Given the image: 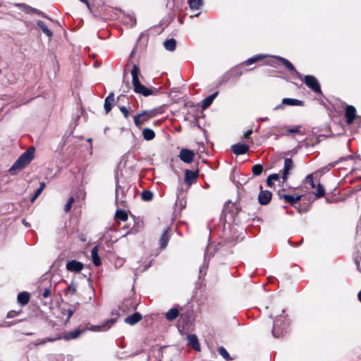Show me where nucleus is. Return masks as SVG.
<instances>
[{
	"label": "nucleus",
	"mask_w": 361,
	"mask_h": 361,
	"mask_svg": "<svg viewBox=\"0 0 361 361\" xmlns=\"http://www.w3.org/2000/svg\"><path fill=\"white\" fill-rule=\"evenodd\" d=\"M140 68L137 65H134L131 70L132 84L134 92L145 97L157 94L159 92L158 89L155 87L148 88L143 85L139 79Z\"/></svg>",
	"instance_id": "obj_1"
},
{
	"label": "nucleus",
	"mask_w": 361,
	"mask_h": 361,
	"mask_svg": "<svg viewBox=\"0 0 361 361\" xmlns=\"http://www.w3.org/2000/svg\"><path fill=\"white\" fill-rule=\"evenodd\" d=\"M34 157L35 148L33 147H30L19 157V158L9 169V172L11 174L15 175L23 169L31 162V161L34 159Z\"/></svg>",
	"instance_id": "obj_2"
},
{
	"label": "nucleus",
	"mask_w": 361,
	"mask_h": 361,
	"mask_svg": "<svg viewBox=\"0 0 361 361\" xmlns=\"http://www.w3.org/2000/svg\"><path fill=\"white\" fill-rule=\"evenodd\" d=\"M162 114L161 108H154L150 110H145L142 112L137 114L135 115L134 118V123L137 128H140L142 125H144L147 121H148L150 118L155 117L159 114Z\"/></svg>",
	"instance_id": "obj_3"
},
{
	"label": "nucleus",
	"mask_w": 361,
	"mask_h": 361,
	"mask_svg": "<svg viewBox=\"0 0 361 361\" xmlns=\"http://www.w3.org/2000/svg\"><path fill=\"white\" fill-rule=\"evenodd\" d=\"M288 326V323L283 316H279L276 317V319L274 322V326L272 329V335L275 338H280L286 332V329Z\"/></svg>",
	"instance_id": "obj_4"
},
{
	"label": "nucleus",
	"mask_w": 361,
	"mask_h": 361,
	"mask_svg": "<svg viewBox=\"0 0 361 361\" xmlns=\"http://www.w3.org/2000/svg\"><path fill=\"white\" fill-rule=\"evenodd\" d=\"M305 85L315 93H322L320 85L317 78L312 75H306L303 80Z\"/></svg>",
	"instance_id": "obj_5"
},
{
	"label": "nucleus",
	"mask_w": 361,
	"mask_h": 361,
	"mask_svg": "<svg viewBox=\"0 0 361 361\" xmlns=\"http://www.w3.org/2000/svg\"><path fill=\"white\" fill-rule=\"evenodd\" d=\"M116 322V319H109L99 325H92L89 329L92 331H106Z\"/></svg>",
	"instance_id": "obj_6"
},
{
	"label": "nucleus",
	"mask_w": 361,
	"mask_h": 361,
	"mask_svg": "<svg viewBox=\"0 0 361 361\" xmlns=\"http://www.w3.org/2000/svg\"><path fill=\"white\" fill-rule=\"evenodd\" d=\"M14 6L18 7V8H20L22 11H23L25 13H27V14L35 13L37 15L41 16L44 18L47 17L42 11H39L37 8H32L27 4L17 3V4H15Z\"/></svg>",
	"instance_id": "obj_7"
},
{
	"label": "nucleus",
	"mask_w": 361,
	"mask_h": 361,
	"mask_svg": "<svg viewBox=\"0 0 361 361\" xmlns=\"http://www.w3.org/2000/svg\"><path fill=\"white\" fill-rule=\"evenodd\" d=\"M179 158L183 162L190 164L194 160L195 153L190 149H182L179 154Z\"/></svg>",
	"instance_id": "obj_8"
},
{
	"label": "nucleus",
	"mask_w": 361,
	"mask_h": 361,
	"mask_svg": "<svg viewBox=\"0 0 361 361\" xmlns=\"http://www.w3.org/2000/svg\"><path fill=\"white\" fill-rule=\"evenodd\" d=\"M294 164L293 160L289 158H286L284 160V166L283 169L282 178L283 181L286 182L290 172L293 169Z\"/></svg>",
	"instance_id": "obj_9"
},
{
	"label": "nucleus",
	"mask_w": 361,
	"mask_h": 361,
	"mask_svg": "<svg viewBox=\"0 0 361 361\" xmlns=\"http://www.w3.org/2000/svg\"><path fill=\"white\" fill-rule=\"evenodd\" d=\"M249 149L250 147L247 145L240 142L233 145L231 147L232 152L236 155L245 154L248 152Z\"/></svg>",
	"instance_id": "obj_10"
},
{
	"label": "nucleus",
	"mask_w": 361,
	"mask_h": 361,
	"mask_svg": "<svg viewBox=\"0 0 361 361\" xmlns=\"http://www.w3.org/2000/svg\"><path fill=\"white\" fill-rule=\"evenodd\" d=\"M66 269L69 271L80 272L83 269V264L76 260H71L66 263Z\"/></svg>",
	"instance_id": "obj_11"
},
{
	"label": "nucleus",
	"mask_w": 361,
	"mask_h": 361,
	"mask_svg": "<svg viewBox=\"0 0 361 361\" xmlns=\"http://www.w3.org/2000/svg\"><path fill=\"white\" fill-rule=\"evenodd\" d=\"M272 193L269 190H261L258 195V201L262 205H267L271 200Z\"/></svg>",
	"instance_id": "obj_12"
},
{
	"label": "nucleus",
	"mask_w": 361,
	"mask_h": 361,
	"mask_svg": "<svg viewBox=\"0 0 361 361\" xmlns=\"http://www.w3.org/2000/svg\"><path fill=\"white\" fill-rule=\"evenodd\" d=\"M345 116L347 123L351 124L356 116L355 108L353 106L348 105L345 109Z\"/></svg>",
	"instance_id": "obj_13"
},
{
	"label": "nucleus",
	"mask_w": 361,
	"mask_h": 361,
	"mask_svg": "<svg viewBox=\"0 0 361 361\" xmlns=\"http://www.w3.org/2000/svg\"><path fill=\"white\" fill-rule=\"evenodd\" d=\"M199 171H191V170H185V182L188 184L191 185L194 183L197 178Z\"/></svg>",
	"instance_id": "obj_14"
},
{
	"label": "nucleus",
	"mask_w": 361,
	"mask_h": 361,
	"mask_svg": "<svg viewBox=\"0 0 361 361\" xmlns=\"http://www.w3.org/2000/svg\"><path fill=\"white\" fill-rule=\"evenodd\" d=\"M115 104L114 93L110 92V94L106 97L104 100V110L106 114H108L113 108Z\"/></svg>",
	"instance_id": "obj_15"
},
{
	"label": "nucleus",
	"mask_w": 361,
	"mask_h": 361,
	"mask_svg": "<svg viewBox=\"0 0 361 361\" xmlns=\"http://www.w3.org/2000/svg\"><path fill=\"white\" fill-rule=\"evenodd\" d=\"M188 345L191 346L195 350L200 352V345L197 337L195 334H189L187 336Z\"/></svg>",
	"instance_id": "obj_16"
},
{
	"label": "nucleus",
	"mask_w": 361,
	"mask_h": 361,
	"mask_svg": "<svg viewBox=\"0 0 361 361\" xmlns=\"http://www.w3.org/2000/svg\"><path fill=\"white\" fill-rule=\"evenodd\" d=\"M279 196L280 199L283 198L285 202L287 203H289L291 205H294L295 203L299 202L301 200L302 196L301 195H297L295 197L290 195H286V194H281L279 193Z\"/></svg>",
	"instance_id": "obj_17"
},
{
	"label": "nucleus",
	"mask_w": 361,
	"mask_h": 361,
	"mask_svg": "<svg viewBox=\"0 0 361 361\" xmlns=\"http://www.w3.org/2000/svg\"><path fill=\"white\" fill-rule=\"evenodd\" d=\"M83 332H84V330L77 329L73 331L68 332V333L64 334L63 335H61L62 339L66 340V341L75 339V338H78L81 335V334Z\"/></svg>",
	"instance_id": "obj_18"
},
{
	"label": "nucleus",
	"mask_w": 361,
	"mask_h": 361,
	"mask_svg": "<svg viewBox=\"0 0 361 361\" xmlns=\"http://www.w3.org/2000/svg\"><path fill=\"white\" fill-rule=\"evenodd\" d=\"M303 104V102L301 100H298L296 99L291 98H284L282 100V104L275 108V109H278L281 107L282 105H288V106H302Z\"/></svg>",
	"instance_id": "obj_19"
},
{
	"label": "nucleus",
	"mask_w": 361,
	"mask_h": 361,
	"mask_svg": "<svg viewBox=\"0 0 361 361\" xmlns=\"http://www.w3.org/2000/svg\"><path fill=\"white\" fill-rule=\"evenodd\" d=\"M276 58L281 61L288 70L294 72L299 78H302V75L295 70L294 66L288 60L281 56H276Z\"/></svg>",
	"instance_id": "obj_20"
},
{
	"label": "nucleus",
	"mask_w": 361,
	"mask_h": 361,
	"mask_svg": "<svg viewBox=\"0 0 361 361\" xmlns=\"http://www.w3.org/2000/svg\"><path fill=\"white\" fill-rule=\"evenodd\" d=\"M142 314L139 312H135L134 314L128 316L125 318V322L130 324L134 325L139 322L142 319Z\"/></svg>",
	"instance_id": "obj_21"
},
{
	"label": "nucleus",
	"mask_w": 361,
	"mask_h": 361,
	"mask_svg": "<svg viewBox=\"0 0 361 361\" xmlns=\"http://www.w3.org/2000/svg\"><path fill=\"white\" fill-rule=\"evenodd\" d=\"M169 230H170L169 228H166L164 231V232L159 239V245L161 249L166 248L168 245V242L170 238V236L169 235Z\"/></svg>",
	"instance_id": "obj_22"
},
{
	"label": "nucleus",
	"mask_w": 361,
	"mask_h": 361,
	"mask_svg": "<svg viewBox=\"0 0 361 361\" xmlns=\"http://www.w3.org/2000/svg\"><path fill=\"white\" fill-rule=\"evenodd\" d=\"M122 22L130 27H133L136 24V18L133 14H124L122 18Z\"/></svg>",
	"instance_id": "obj_23"
},
{
	"label": "nucleus",
	"mask_w": 361,
	"mask_h": 361,
	"mask_svg": "<svg viewBox=\"0 0 361 361\" xmlns=\"http://www.w3.org/2000/svg\"><path fill=\"white\" fill-rule=\"evenodd\" d=\"M218 92L213 93L212 94L207 97L202 102V109L208 108L213 102L214 99L216 97Z\"/></svg>",
	"instance_id": "obj_24"
},
{
	"label": "nucleus",
	"mask_w": 361,
	"mask_h": 361,
	"mask_svg": "<svg viewBox=\"0 0 361 361\" xmlns=\"http://www.w3.org/2000/svg\"><path fill=\"white\" fill-rule=\"evenodd\" d=\"M18 302L21 305H25L30 300V294L27 292H21L17 297Z\"/></svg>",
	"instance_id": "obj_25"
},
{
	"label": "nucleus",
	"mask_w": 361,
	"mask_h": 361,
	"mask_svg": "<svg viewBox=\"0 0 361 361\" xmlns=\"http://www.w3.org/2000/svg\"><path fill=\"white\" fill-rule=\"evenodd\" d=\"M98 251L99 249L97 246L94 247L91 251L92 262L95 266H99L101 264V260L99 257Z\"/></svg>",
	"instance_id": "obj_26"
},
{
	"label": "nucleus",
	"mask_w": 361,
	"mask_h": 361,
	"mask_svg": "<svg viewBox=\"0 0 361 361\" xmlns=\"http://www.w3.org/2000/svg\"><path fill=\"white\" fill-rule=\"evenodd\" d=\"M179 314V310L177 308H171L165 314L166 318L169 321H173L178 317Z\"/></svg>",
	"instance_id": "obj_27"
},
{
	"label": "nucleus",
	"mask_w": 361,
	"mask_h": 361,
	"mask_svg": "<svg viewBox=\"0 0 361 361\" xmlns=\"http://www.w3.org/2000/svg\"><path fill=\"white\" fill-rule=\"evenodd\" d=\"M142 136L145 140L149 141L154 138L155 133L153 130L145 128L142 130Z\"/></svg>",
	"instance_id": "obj_28"
},
{
	"label": "nucleus",
	"mask_w": 361,
	"mask_h": 361,
	"mask_svg": "<svg viewBox=\"0 0 361 361\" xmlns=\"http://www.w3.org/2000/svg\"><path fill=\"white\" fill-rule=\"evenodd\" d=\"M164 47L166 50L169 51H173L176 49V41L173 38L166 39L164 42Z\"/></svg>",
	"instance_id": "obj_29"
},
{
	"label": "nucleus",
	"mask_w": 361,
	"mask_h": 361,
	"mask_svg": "<svg viewBox=\"0 0 361 361\" xmlns=\"http://www.w3.org/2000/svg\"><path fill=\"white\" fill-rule=\"evenodd\" d=\"M37 25L42 30V32L49 37H52V32L47 27L44 23L42 20L37 22Z\"/></svg>",
	"instance_id": "obj_30"
},
{
	"label": "nucleus",
	"mask_w": 361,
	"mask_h": 361,
	"mask_svg": "<svg viewBox=\"0 0 361 361\" xmlns=\"http://www.w3.org/2000/svg\"><path fill=\"white\" fill-rule=\"evenodd\" d=\"M64 291L66 295H75L77 292V285L72 282Z\"/></svg>",
	"instance_id": "obj_31"
},
{
	"label": "nucleus",
	"mask_w": 361,
	"mask_h": 361,
	"mask_svg": "<svg viewBox=\"0 0 361 361\" xmlns=\"http://www.w3.org/2000/svg\"><path fill=\"white\" fill-rule=\"evenodd\" d=\"M188 4L191 9L197 10L202 5V0H188Z\"/></svg>",
	"instance_id": "obj_32"
},
{
	"label": "nucleus",
	"mask_w": 361,
	"mask_h": 361,
	"mask_svg": "<svg viewBox=\"0 0 361 361\" xmlns=\"http://www.w3.org/2000/svg\"><path fill=\"white\" fill-rule=\"evenodd\" d=\"M115 217L118 220L126 221L128 219V214L125 211L118 209L116 212Z\"/></svg>",
	"instance_id": "obj_33"
},
{
	"label": "nucleus",
	"mask_w": 361,
	"mask_h": 361,
	"mask_svg": "<svg viewBox=\"0 0 361 361\" xmlns=\"http://www.w3.org/2000/svg\"><path fill=\"white\" fill-rule=\"evenodd\" d=\"M348 159H353V156L352 155H348L347 157H341L338 161H335V162H332L331 164H329L327 166H326L324 169L326 170H330L331 169H332L333 167H334L337 164H338L339 162H341V161H343Z\"/></svg>",
	"instance_id": "obj_34"
},
{
	"label": "nucleus",
	"mask_w": 361,
	"mask_h": 361,
	"mask_svg": "<svg viewBox=\"0 0 361 361\" xmlns=\"http://www.w3.org/2000/svg\"><path fill=\"white\" fill-rule=\"evenodd\" d=\"M45 186L46 184L44 182L40 183L39 187L36 190L34 195L31 198V202H34L37 198V197L41 194L42 190L44 189Z\"/></svg>",
	"instance_id": "obj_35"
},
{
	"label": "nucleus",
	"mask_w": 361,
	"mask_h": 361,
	"mask_svg": "<svg viewBox=\"0 0 361 361\" xmlns=\"http://www.w3.org/2000/svg\"><path fill=\"white\" fill-rule=\"evenodd\" d=\"M263 171V166L261 164H255L252 166V172L254 176H259Z\"/></svg>",
	"instance_id": "obj_36"
},
{
	"label": "nucleus",
	"mask_w": 361,
	"mask_h": 361,
	"mask_svg": "<svg viewBox=\"0 0 361 361\" xmlns=\"http://www.w3.org/2000/svg\"><path fill=\"white\" fill-rule=\"evenodd\" d=\"M74 312H75V310L72 309V308H68V309L63 308L61 310V314L63 315L67 316V319H66V322L69 321L70 318L72 317V315L73 314Z\"/></svg>",
	"instance_id": "obj_37"
},
{
	"label": "nucleus",
	"mask_w": 361,
	"mask_h": 361,
	"mask_svg": "<svg viewBox=\"0 0 361 361\" xmlns=\"http://www.w3.org/2000/svg\"><path fill=\"white\" fill-rule=\"evenodd\" d=\"M314 194L317 198L322 197L324 195L325 190H324V188H323L322 185H321L320 183H318V185L317 186V191L315 192Z\"/></svg>",
	"instance_id": "obj_38"
},
{
	"label": "nucleus",
	"mask_w": 361,
	"mask_h": 361,
	"mask_svg": "<svg viewBox=\"0 0 361 361\" xmlns=\"http://www.w3.org/2000/svg\"><path fill=\"white\" fill-rule=\"evenodd\" d=\"M142 199L145 201H149L153 197V193L149 190H144L142 192Z\"/></svg>",
	"instance_id": "obj_39"
},
{
	"label": "nucleus",
	"mask_w": 361,
	"mask_h": 361,
	"mask_svg": "<svg viewBox=\"0 0 361 361\" xmlns=\"http://www.w3.org/2000/svg\"><path fill=\"white\" fill-rule=\"evenodd\" d=\"M262 58H263V56H262V55H257V56H255L254 57H252V58L247 59L245 62V63L246 65H251V64L254 63L255 62L261 60Z\"/></svg>",
	"instance_id": "obj_40"
},
{
	"label": "nucleus",
	"mask_w": 361,
	"mask_h": 361,
	"mask_svg": "<svg viewBox=\"0 0 361 361\" xmlns=\"http://www.w3.org/2000/svg\"><path fill=\"white\" fill-rule=\"evenodd\" d=\"M218 352L224 359L228 360L230 358L228 353L223 346L218 348Z\"/></svg>",
	"instance_id": "obj_41"
},
{
	"label": "nucleus",
	"mask_w": 361,
	"mask_h": 361,
	"mask_svg": "<svg viewBox=\"0 0 361 361\" xmlns=\"http://www.w3.org/2000/svg\"><path fill=\"white\" fill-rule=\"evenodd\" d=\"M74 197H71L69 199H68V202L66 204L65 207H64V211L65 212H68L71 207H72V204L74 202Z\"/></svg>",
	"instance_id": "obj_42"
},
{
	"label": "nucleus",
	"mask_w": 361,
	"mask_h": 361,
	"mask_svg": "<svg viewBox=\"0 0 361 361\" xmlns=\"http://www.w3.org/2000/svg\"><path fill=\"white\" fill-rule=\"evenodd\" d=\"M306 180L310 185L312 188H315V184H314V180H313L312 174L307 175L306 177Z\"/></svg>",
	"instance_id": "obj_43"
},
{
	"label": "nucleus",
	"mask_w": 361,
	"mask_h": 361,
	"mask_svg": "<svg viewBox=\"0 0 361 361\" xmlns=\"http://www.w3.org/2000/svg\"><path fill=\"white\" fill-rule=\"evenodd\" d=\"M21 311H15V310H11L8 312L6 317L7 318H13L18 314H20Z\"/></svg>",
	"instance_id": "obj_44"
},
{
	"label": "nucleus",
	"mask_w": 361,
	"mask_h": 361,
	"mask_svg": "<svg viewBox=\"0 0 361 361\" xmlns=\"http://www.w3.org/2000/svg\"><path fill=\"white\" fill-rule=\"evenodd\" d=\"M62 339V336L61 335H59L58 336H56V337H47V338H44V340L46 341V343H48V342H54V341H58V340H61Z\"/></svg>",
	"instance_id": "obj_45"
},
{
	"label": "nucleus",
	"mask_w": 361,
	"mask_h": 361,
	"mask_svg": "<svg viewBox=\"0 0 361 361\" xmlns=\"http://www.w3.org/2000/svg\"><path fill=\"white\" fill-rule=\"evenodd\" d=\"M119 109H120V111H121V113L123 114V116L126 118H128L129 116V114H130L128 109L124 106H120Z\"/></svg>",
	"instance_id": "obj_46"
},
{
	"label": "nucleus",
	"mask_w": 361,
	"mask_h": 361,
	"mask_svg": "<svg viewBox=\"0 0 361 361\" xmlns=\"http://www.w3.org/2000/svg\"><path fill=\"white\" fill-rule=\"evenodd\" d=\"M299 132V126L294 127L288 130V133L290 134L298 133Z\"/></svg>",
	"instance_id": "obj_47"
},
{
	"label": "nucleus",
	"mask_w": 361,
	"mask_h": 361,
	"mask_svg": "<svg viewBox=\"0 0 361 361\" xmlns=\"http://www.w3.org/2000/svg\"><path fill=\"white\" fill-rule=\"evenodd\" d=\"M269 180H278L279 179V175L278 173H272L268 176Z\"/></svg>",
	"instance_id": "obj_48"
},
{
	"label": "nucleus",
	"mask_w": 361,
	"mask_h": 361,
	"mask_svg": "<svg viewBox=\"0 0 361 361\" xmlns=\"http://www.w3.org/2000/svg\"><path fill=\"white\" fill-rule=\"evenodd\" d=\"M51 295V291L49 288H46L42 293V297L44 298H47Z\"/></svg>",
	"instance_id": "obj_49"
},
{
	"label": "nucleus",
	"mask_w": 361,
	"mask_h": 361,
	"mask_svg": "<svg viewBox=\"0 0 361 361\" xmlns=\"http://www.w3.org/2000/svg\"><path fill=\"white\" fill-rule=\"evenodd\" d=\"M46 343V341L44 340V338H41V339H38L36 341V343H35V345H44Z\"/></svg>",
	"instance_id": "obj_50"
},
{
	"label": "nucleus",
	"mask_w": 361,
	"mask_h": 361,
	"mask_svg": "<svg viewBox=\"0 0 361 361\" xmlns=\"http://www.w3.org/2000/svg\"><path fill=\"white\" fill-rule=\"evenodd\" d=\"M252 133V129H250L248 130L245 134H244V137L247 139L250 135Z\"/></svg>",
	"instance_id": "obj_51"
},
{
	"label": "nucleus",
	"mask_w": 361,
	"mask_h": 361,
	"mask_svg": "<svg viewBox=\"0 0 361 361\" xmlns=\"http://www.w3.org/2000/svg\"><path fill=\"white\" fill-rule=\"evenodd\" d=\"M267 184L270 188H271L274 185L273 183V180H269V177H267Z\"/></svg>",
	"instance_id": "obj_52"
},
{
	"label": "nucleus",
	"mask_w": 361,
	"mask_h": 361,
	"mask_svg": "<svg viewBox=\"0 0 361 361\" xmlns=\"http://www.w3.org/2000/svg\"><path fill=\"white\" fill-rule=\"evenodd\" d=\"M356 263V265H357V269L358 271H360L361 272V259L360 261H356L355 262Z\"/></svg>",
	"instance_id": "obj_53"
},
{
	"label": "nucleus",
	"mask_w": 361,
	"mask_h": 361,
	"mask_svg": "<svg viewBox=\"0 0 361 361\" xmlns=\"http://www.w3.org/2000/svg\"><path fill=\"white\" fill-rule=\"evenodd\" d=\"M16 323H17L16 322H10V323H6V324L4 326H11L12 325L16 324Z\"/></svg>",
	"instance_id": "obj_54"
},
{
	"label": "nucleus",
	"mask_w": 361,
	"mask_h": 361,
	"mask_svg": "<svg viewBox=\"0 0 361 361\" xmlns=\"http://www.w3.org/2000/svg\"><path fill=\"white\" fill-rule=\"evenodd\" d=\"M80 1L84 3L87 6H90V4L87 0H79Z\"/></svg>",
	"instance_id": "obj_55"
},
{
	"label": "nucleus",
	"mask_w": 361,
	"mask_h": 361,
	"mask_svg": "<svg viewBox=\"0 0 361 361\" xmlns=\"http://www.w3.org/2000/svg\"><path fill=\"white\" fill-rule=\"evenodd\" d=\"M357 298L360 302H361V290L358 293Z\"/></svg>",
	"instance_id": "obj_56"
},
{
	"label": "nucleus",
	"mask_w": 361,
	"mask_h": 361,
	"mask_svg": "<svg viewBox=\"0 0 361 361\" xmlns=\"http://www.w3.org/2000/svg\"><path fill=\"white\" fill-rule=\"evenodd\" d=\"M23 223L26 226H29V224H28L27 222H25V220H23Z\"/></svg>",
	"instance_id": "obj_57"
},
{
	"label": "nucleus",
	"mask_w": 361,
	"mask_h": 361,
	"mask_svg": "<svg viewBox=\"0 0 361 361\" xmlns=\"http://www.w3.org/2000/svg\"><path fill=\"white\" fill-rule=\"evenodd\" d=\"M267 119H268L267 118H261V121H265V120H267Z\"/></svg>",
	"instance_id": "obj_58"
}]
</instances>
